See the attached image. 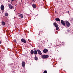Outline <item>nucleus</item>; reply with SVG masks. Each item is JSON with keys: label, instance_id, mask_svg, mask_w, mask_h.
Masks as SVG:
<instances>
[{"label": "nucleus", "instance_id": "obj_1", "mask_svg": "<svg viewBox=\"0 0 73 73\" xmlns=\"http://www.w3.org/2000/svg\"><path fill=\"white\" fill-rule=\"evenodd\" d=\"M54 25L55 27L56 28V29L58 31L59 29V27H58V25L57 24V23H54Z\"/></svg>", "mask_w": 73, "mask_h": 73}, {"label": "nucleus", "instance_id": "obj_2", "mask_svg": "<svg viewBox=\"0 0 73 73\" xmlns=\"http://www.w3.org/2000/svg\"><path fill=\"white\" fill-rule=\"evenodd\" d=\"M42 58H46L49 57V56L46 55H43L42 56Z\"/></svg>", "mask_w": 73, "mask_h": 73}, {"label": "nucleus", "instance_id": "obj_3", "mask_svg": "<svg viewBox=\"0 0 73 73\" xmlns=\"http://www.w3.org/2000/svg\"><path fill=\"white\" fill-rule=\"evenodd\" d=\"M66 23L67 27H70V23L68 21H66Z\"/></svg>", "mask_w": 73, "mask_h": 73}, {"label": "nucleus", "instance_id": "obj_4", "mask_svg": "<svg viewBox=\"0 0 73 73\" xmlns=\"http://www.w3.org/2000/svg\"><path fill=\"white\" fill-rule=\"evenodd\" d=\"M48 49H46V48H45L44 50H43V52L44 53H47L48 52Z\"/></svg>", "mask_w": 73, "mask_h": 73}, {"label": "nucleus", "instance_id": "obj_5", "mask_svg": "<svg viewBox=\"0 0 73 73\" xmlns=\"http://www.w3.org/2000/svg\"><path fill=\"white\" fill-rule=\"evenodd\" d=\"M21 41L22 42H24V43H26V40L24 38H22L21 40Z\"/></svg>", "mask_w": 73, "mask_h": 73}, {"label": "nucleus", "instance_id": "obj_6", "mask_svg": "<svg viewBox=\"0 0 73 73\" xmlns=\"http://www.w3.org/2000/svg\"><path fill=\"white\" fill-rule=\"evenodd\" d=\"M61 23L62 25H64V26H65V22H64L63 20H61Z\"/></svg>", "mask_w": 73, "mask_h": 73}, {"label": "nucleus", "instance_id": "obj_7", "mask_svg": "<svg viewBox=\"0 0 73 73\" xmlns=\"http://www.w3.org/2000/svg\"><path fill=\"white\" fill-rule=\"evenodd\" d=\"M22 65L23 67H24L25 66V63L24 62H23L22 63Z\"/></svg>", "mask_w": 73, "mask_h": 73}, {"label": "nucleus", "instance_id": "obj_8", "mask_svg": "<svg viewBox=\"0 0 73 73\" xmlns=\"http://www.w3.org/2000/svg\"><path fill=\"white\" fill-rule=\"evenodd\" d=\"M37 52L38 54H39L40 55H41V54H42V53H41V52L40 51V50H37Z\"/></svg>", "mask_w": 73, "mask_h": 73}, {"label": "nucleus", "instance_id": "obj_9", "mask_svg": "<svg viewBox=\"0 0 73 73\" xmlns=\"http://www.w3.org/2000/svg\"><path fill=\"white\" fill-rule=\"evenodd\" d=\"M1 10H4V5H2L1 7Z\"/></svg>", "mask_w": 73, "mask_h": 73}, {"label": "nucleus", "instance_id": "obj_10", "mask_svg": "<svg viewBox=\"0 0 73 73\" xmlns=\"http://www.w3.org/2000/svg\"><path fill=\"white\" fill-rule=\"evenodd\" d=\"M34 54H37V51L36 50H35Z\"/></svg>", "mask_w": 73, "mask_h": 73}, {"label": "nucleus", "instance_id": "obj_11", "mask_svg": "<svg viewBox=\"0 0 73 73\" xmlns=\"http://www.w3.org/2000/svg\"><path fill=\"white\" fill-rule=\"evenodd\" d=\"M19 16V17H21V18H23V17H24L23 16V14H20V15H18Z\"/></svg>", "mask_w": 73, "mask_h": 73}, {"label": "nucleus", "instance_id": "obj_12", "mask_svg": "<svg viewBox=\"0 0 73 73\" xmlns=\"http://www.w3.org/2000/svg\"><path fill=\"white\" fill-rule=\"evenodd\" d=\"M33 8H36V5L35 4H33Z\"/></svg>", "mask_w": 73, "mask_h": 73}, {"label": "nucleus", "instance_id": "obj_13", "mask_svg": "<svg viewBox=\"0 0 73 73\" xmlns=\"http://www.w3.org/2000/svg\"><path fill=\"white\" fill-rule=\"evenodd\" d=\"M55 20L57 21H60V20L59 19V18H56V19H55Z\"/></svg>", "mask_w": 73, "mask_h": 73}, {"label": "nucleus", "instance_id": "obj_14", "mask_svg": "<svg viewBox=\"0 0 73 73\" xmlns=\"http://www.w3.org/2000/svg\"><path fill=\"white\" fill-rule=\"evenodd\" d=\"M2 24L3 25H5V22H2Z\"/></svg>", "mask_w": 73, "mask_h": 73}, {"label": "nucleus", "instance_id": "obj_15", "mask_svg": "<svg viewBox=\"0 0 73 73\" xmlns=\"http://www.w3.org/2000/svg\"><path fill=\"white\" fill-rule=\"evenodd\" d=\"M9 8L10 9H12L13 8V6H11V5H10L9 6Z\"/></svg>", "mask_w": 73, "mask_h": 73}, {"label": "nucleus", "instance_id": "obj_16", "mask_svg": "<svg viewBox=\"0 0 73 73\" xmlns=\"http://www.w3.org/2000/svg\"><path fill=\"white\" fill-rule=\"evenodd\" d=\"M31 54H33V53H34V51H33V50H31Z\"/></svg>", "mask_w": 73, "mask_h": 73}, {"label": "nucleus", "instance_id": "obj_17", "mask_svg": "<svg viewBox=\"0 0 73 73\" xmlns=\"http://www.w3.org/2000/svg\"><path fill=\"white\" fill-rule=\"evenodd\" d=\"M5 16H8V14L7 13H6L5 14Z\"/></svg>", "mask_w": 73, "mask_h": 73}, {"label": "nucleus", "instance_id": "obj_18", "mask_svg": "<svg viewBox=\"0 0 73 73\" xmlns=\"http://www.w3.org/2000/svg\"><path fill=\"white\" fill-rule=\"evenodd\" d=\"M35 60H38V58L37 57H35Z\"/></svg>", "mask_w": 73, "mask_h": 73}, {"label": "nucleus", "instance_id": "obj_19", "mask_svg": "<svg viewBox=\"0 0 73 73\" xmlns=\"http://www.w3.org/2000/svg\"><path fill=\"white\" fill-rule=\"evenodd\" d=\"M44 73H47V71H44Z\"/></svg>", "mask_w": 73, "mask_h": 73}, {"label": "nucleus", "instance_id": "obj_20", "mask_svg": "<svg viewBox=\"0 0 73 73\" xmlns=\"http://www.w3.org/2000/svg\"><path fill=\"white\" fill-rule=\"evenodd\" d=\"M1 41H0V44H1Z\"/></svg>", "mask_w": 73, "mask_h": 73}, {"label": "nucleus", "instance_id": "obj_21", "mask_svg": "<svg viewBox=\"0 0 73 73\" xmlns=\"http://www.w3.org/2000/svg\"><path fill=\"white\" fill-rule=\"evenodd\" d=\"M14 1V0H12V1Z\"/></svg>", "mask_w": 73, "mask_h": 73}, {"label": "nucleus", "instance_id": "obj_22", "mask_svg": "<svg viewBox=\"0 0 73 73\" xmlns=\"http://www.w3.org/2000/svg\"><path fill=\"white\" fill-rule=\"evenodd\" d=\"M68 13H69V11H68Z\"/></svg>", "mask_w": 73, "mask_h": 73}]
</instances>
